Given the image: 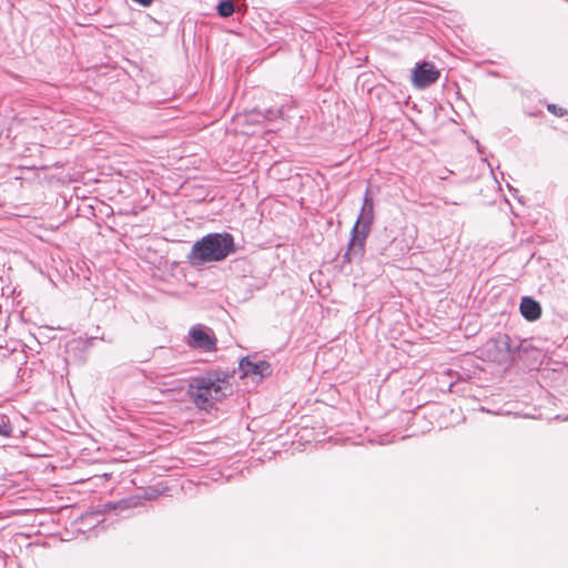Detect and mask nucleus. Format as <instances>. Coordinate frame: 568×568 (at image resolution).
<instances>
[{"label": "nucleus", "instance_id": "obj_1", "mask_svg": "<svg viewBox=\"0 0 568 568\" xmlns=\"http://www.w3.org/2000/svg\"><path fill=\"white\" fill-rule=\"evenodd\" d=\"M230 390L226 375L220 372H207L191 379L187 395L197 408L209 410L217 402H222Z\"/></svg>", "mask_w": 568, "mask_h": 568}, {"label": "nucleus", "instance_id": "obj_2", "mask_svg": "<svg viewBox=\"0 0 568 568\" xmlns=\"http://www.w3.org/2000/svg\"><path fill=\"white\" fill-rule=\"evenodd\" d=\"M235 252L234 239L230 233H210L196 241L187 261L191 265H201L210 262H220Z\"/></svg>", "mask_w": 568, "mask_h": 568}, {"label": "nucleus", "instance_id": "obj_3", "mask_svg": "<svg viewBox=\"0 0 568 568\" xmlns=\"http://www.w3.org/2000/svg\"><path fill=\"white\" fill-rule=\"evenodd\" d=\"M368 233V230H363L361 227L353 226L347 250L343 255L344 263H352L355 260H362V257L365 254V243Z\"/></svg>", "mask_w": 568, "mask_h": 568}, {"label": "nucleus", "instance_id": "obj_4", "mask_svg": "<svg viewBox=\"0 0 568 568\" xmlns=\"http://www.w3.org/2000/svg\"><path fill=\"white\" fill-rule=\"evenodd\" d=\"M190 342L189 345L203 349L205 352H212L216 346V338L211 334L210 328H205L202 325H195L190 329Z\"/></svg>", "mask_w": 568, "mask_h": 568}, {"label": "nucleus", "instance_id": "obj_5", "mask_svg": "<svg viewBox=\"0 0 568 568\" xmlns=\"http://www.w3.org/2000/svg\"><path fill=\"white\" fill-rule=\"evenodd\" d=\"M440 73L432 62H423L415 67L413 71V81L417 88H427L435 83Z\"/></svg>", "mask_w": 568, "mask_h": 568}, {"label": "nucleus", "instance_id": "obj_6", "mask_svg": "<svg viewBox=\"0 0 568 568\" xmlns=\"http://www.w3.org/2000/svg\"><path fill=\"white\" fill-rule=\"evenodd\" d=\"M240 369L244 376H258L263 378L271 375L272 368L266 361L252 362L248 357H244L240 362Z\"/></svg>", "mask_w": 568, "mask_h": 568}, {"label": "nucleus", "instance_id": "obj_7", "mask_svg": "<svg viewBox=\"0 0 568 568\" xmlns=\"http://www.w3.org/2000/svg\"><path fill=\"white\" fill-rule=\"evenodd\" d=\"M374 221V201L369 196V191L366 190L362 210L359 216L357 217L354 226L361 227L363 230L371 231V225Z\"/></svg>", "mask_w": 568, "mask_h": 568}, {"label": "nucleus", "instance_id": "obj_8", "mask_svg": "<svg viewBox=\"0 0 568 568\" xmlns=\"http://www.w3.org/2000/svg\"><path fill=\"white\" fill-rule=\"evenodd\" d=\"M520 313L527 321H536L541 315V307L537 301L531 297L525 296L520 302Z\"/></svg>", "mask_w": 568, "mask_h": 568}, {"label": "nucleus", "instance_id": "obj_9", "mask_svg": "<svg viewBox=\"0 0 568 568\" xmlns=\"http://www.w3.org/2000/svg\"><path fill=\"white\" fill-rule=\"evenodd\" d=\"M0 436L9 438L12 436V425L8 416L0 414Z\"/></svg>", "mask_w": 568, "mask_h": 568}, {"label": "nucleus", "instance_id": "obj_10", "mask_svg": "<svg viewBox=\"0 0 568 568\" xmlns=\"http://www.w3.org/2000/svg\"><path fill=\"white\" fill-rule=\"evenodd\" d=\"M217 13L223 17V18H227L233 14L234 12V4L232 1L230 0H224V1H221L219 4H217Z\"/></svg>", "mask_w": 568, "mask_h": 568}, {"label": "nucleus", "instance_id": "obj_11", "mask_svg": "<svg viewBox=\"0 0 568 568\" xmlns=\"http://www.w3.org/2000/svg\"><path fill=\"white\" fill-rule=\"evenodd\" d=\"M496 344L506 352V355H503L501 359H508L510 356V337L508 335L499 336L496 339Z\"/></svg>", "mask_w": 568, "mask_h": 568}, {"label": "nucleus", "instance_id": "obj_12", "mask_svg": "<svg viewBox=\"0 0 568 568\" xmlns=\"http://www.w3.org/2000/svg\"><path fill=\"white\" fill-rule=\"evenodd\" d=\"M547 110L552 113L554 115L556 116H565L568 112L566 109L561 108V106H558L557 104H554V103H549L547 105Z\"/></svg>", "mask_w": 568, "mask_h": 568}, {"label": "nucleus", "instance_id": "obj_13", "mask_svg": "<svg viewBox=\"0 0 568 568\" xmlns=\"http://www.w3.org/2000/svg\"><path fill=\"white\" fill-rule=\"evenodd\" d=\"M281 113H282V111H281V110L267 109V110L265 111V115H264V118H265L266 120H274V119H276L277 116H280V115H281Z\"/></svg>", "mask_w": 568, "mask_h": 568}, {"label": "nucleus", "instance_id": "obj_14", "mask_svg": "<svg viewBox=\"0 0 568 568\" xmlns=\"http://www.w3.org/2000/svg\"><path fill=\"white\" fill-rule=\"evenodd\" d=\"M132 1L144 7V8H149L154 2V0H132Z\"/></svg>", "mask_w": 568, "mask_h": 568}, {"label": "nucleus", "instance_id": "obj_15", "mask_svg": "<svg viewBox=\"0 0 568 568\" xmlns=\"http://www.w3.org/2000/svg\"><path fill=\"white\" fill-rule=\"evenodd\" d=\"M399 251H400L399 254H395V256L404 255L405 253H407L409 251V247H408V245H405V246L400 245Z\"/></svg>", "mask_w": 568, "mask_h": 568}, {"label": "nucleus", "instance_id": "obj_16", "mask_svg": "<svg viewBox=\"0 0 568 568\" xmlns=\"http://www.w3.org/2000/svg\"><path fill=\"white\" fill-rule=\"evenodd\" d=\"M402 241H398L397 239H394L390 243L389 250H392L393 246H399Z\"/></svg>", "mask_w": 568, "mask_h": 568}]
</instances>
